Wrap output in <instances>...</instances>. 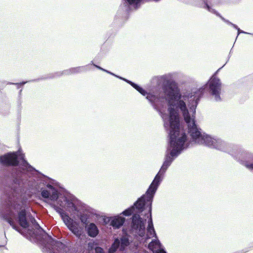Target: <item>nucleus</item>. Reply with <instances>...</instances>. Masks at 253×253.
Returning <instances> with one entry per match:
<instances>
[{
    "label": "nucleus",
    "instance_id": "obj_1",
    "mask_svg": "<svg viewBox=\"0 0 253 253\" xmlns=\"http://www.w3.org/2000/svg\"><path fill=\"white\" fill-rule=\"evenodd\" d=\"M0 216L12 227L20 233L17 222L23 228L30 226L31 223L35 228L40 225L30 212L26 211L27 199L26 191L42 183V198L51 196L56 198L55 190L52 188L53 179L40 172L31 166L19 151L10 152L0 156Z\"/></svg>",
    "mask_w": 253,
    "mask_h": 253
},
{
    "label": "nucleus",
    "instance_id": "obj_2",
    "mask_svg": "<svg viewBox=\"0 0 253 253\" xmlns=\"http://www.w3.org/2000/svg\"><path fill=\"white\" fill-rule=\"evenodd\" d=\"M216 73L204 86L188 95H182L176 85L164 88L169 114L165 126L170 128L169 145L166 152L172 156L177 157L192 143L217 150H225L223 140L202 133L195 120L197 106L206 88L214 101H221L222 84L217 77Z\"/></svg>",
    "mask_w": 253,
    "mask_h": 253
},
{
    "label": "nucleus",
    "instance_id": "obj_3",
    "mask_svg": "<svg viewBox=\"0 0 253 253\" xmlns=\"http://www.w3.org/2000/svg\"><path fill=\"white\" fill-rule=\"evenodd\" d=\"M176 157L172 156L170 154L166 152L163 165L155 176L145 194L138 198L133 206L122 212V214L125 216L130 215L134 211L137 213L134 214L132 217L131 226L132 228L140 237H143L145 235V224L146 220H143L139 213L142 212L145 207L147 206L149 207V218L147 228V239H150L153 237L157 238L152 218V203L155 193L163 179L165 173Z\"/></svg>",
    "mask_w": 253,
    "mask_h": 253
},
{
    "label": "nucleus",
    "instance_id": "obj_4",
    "mask_svg": "<svg viewBox=\"0 0 253 253\" xmlns=\"http://www.w3.org/2000/svg\"><path fill=\"white\" fill-rule=\"evenodd\" d=\"M52 188H54L56 192L54 193L56 195L55 199L51 198L52 192H50L51 196L44 198L49 199L51 201H57L58 204L62 208H65L72 214L75 215L79 217L81 222L84 224H87L88 222L87 214L84 213V207L82 203L75 198L69 196H65L59 192V187L57 183L53 180Z\"/></svg>",
    "mask_w": 253,
    "mask_h": 253
},
{
    "label": "nucleus",
    "instance_id": "obj_5",
    "mask_svg": "<svg viewBox=\"0 0 253 253\" xmlns=\"http://www.w3.org/2000/svg\"><path fill=\"white\" fill-rule=\"evenodd\" d=\"M120 79L126 82V83L130 84L133 88L137 90L142 95H146V98L150 102L152 106L153 107L154 109L159 113L162 119H163L165 127L169 133V137L170 138V128L169 127H167L165 126V122H167L169 119V116H168L166 114L163 113L161 110L160 107L161 106H163L165 101H166L167 103H168L167 96L164 90V88L171 85L169 84L163 86V90L165 96H163L161 95L160 94L156 95L151 93H147V92L143 88L139 86L138 84L132 82L131 81H130L124 78H120ZM169 141H170V138L169 139ZM169 142L168 147H169Z\"/></svg>",
    "mask_w": 253,
    "mask_h": 253
},
{
    "label": "nucleus",
    "instance_id": "obj_6",
    "mask_svg": "<svg viewBox=\"0 0 253 253\" xmlns=\"http://www.w3.org/2000/svg\"><path fill=\"white\" fill-rule=\"evenodd\" d=\"M223 142L225 144V150H220V151L230 154L248 169H253V153L237 148L236 147L232 150L229 149L228 145L225 142Z\"/></svg>",
    "mask_w": 253,
    "mask_h": 253
},
{
    "label": "nucleus",
    "instance_id": "obj_7",
    "mask_svg": "<svg viewBox=\"0 0 253 253\" xmlns=\"http://www.w3.org/2000/svg\"><path fill=\"white\" fill-rule=\"evenodd\" d=\"M41 229L44 235V246L43 248L44 253H71L69 248L60 241L54 240L50 236L47 235L40 227L36 228Z\"/></svg>",
    "mask_w": 253,
    "mask_h": 253
},
{
    "label": "nucleus",
    "instance_id": "obj_8",
    "mask_svg": "<svg viewBox=\"0 0 253 253\" xmlns=\"http://www.w3.org/2000/svg\"><path fill=\"white\" fill-rule=\"evenodd\" d=\"M194 4L199 7L207 10L209 12L214 14L220 17H222L213 7L219 6L225 2V0H195Z\"/></svg>",
    "mask_w": 253,
    "mask_h": 253
},
{
    "label": "nucleus",
    "instance_id": "obj_9",
    "mask_svg": "<svg viewBox=\"0 0 253 253\" xmlns=\"http://www.w3.org/2000/svg\"><path fill=\"white\" fill-rule=\"evenodd\" d=\"M65 225L67 226L68 229L79 239H81L83 231L82 228H81L78 223L74 221L71 218H65L64 222Z\"/></svg>",
    "mask_w": 253,
    "mask_h": 253
},
{
    "label": "nucleus",
    "instance_id": "obj_10",
    "mask_svg": "<svg viewBox=\"0 0 253 253\" xmlns=\"http://www.w3.org/2000/svg\"><path fill=\"white\" fill-rule=\"evenodd\" d=\"M89 64L83 66H79L77 67L71 68L69 69L64 70L62 72H56L52 78L60 76L62 75H70L75 74L81 73L83 72H86L89 70L88 66Z\"/></svg>",
    "mask_w": 253,
    "mask_h": 253
},
{
    "label": "nucleus",
    "instance_id": "obj_11",
    "mask_svg": "<svg viewBox=\"0 0 253 253\" xmlns=\"http://www.w3.org/2000/svg\"><path fill=\"white\" fill-rule=\"evenodd\" d=\"M124 5H121L119 11L121 9L126 13L131 8L137 9L143 0H124Z\"/></svg>",
    "mask_w": 253,
    "mask_h": 253
},
{
    "label": "nucleus",
    "instance_id": "obj_12",
    "mask_svg": "<svg viewBox=\"0 0 253 253\" xmlns=\"http://www.w3.org/2000/svg\"><path fill=\"white\" fill-rule=\"evenodd\" d=\"M148 248L154 253H167L161 249V244L158 238L152 240L148 245Z\"/></svg>",
    "mask_w": 253,
    "mask_h": 253
},
{
    "label": "nucleus",
    "instance_id": "obj_13",
    "mask_svg": "<svg viewBox=\"0 0 253 253\" xmlns=\"http://www.w3.org/2000/svg\"><path fill=\"white\" fill-rule=\"evenodd\" d=\"M125 220V218L122 217H113L111 219L110 225H111L114 229H119L123 225Z\"/></svg>",
    "mask_w": 253,
    "mask_h": 253
},
{
    "label": "nucleus",
    "instance_id": "obj_14",
    "mask_svg": "<svg viewBox=\"0 0 253 253\" xmlns=\"http://www.w3.org/2000/svg\"><path fill=\"white\" fill-rule=\"evenodd\" d=\"M85 228L88 235L90 237L94 238L99 233L97 226L93 223H90Z\"/></svg>",
    "mask_w": 253,
    "mask_h": 253
},
{
    "label": "nucleus",
    "instance_id": "obj_15",
    "mask_svg": "<svg viewBox=\"0 0 253 253\" xmlns=\"http://www.w3.org/2000/svg\"><path fill=\"white\" fill-rule=\"evenodd\" d=\"M120 251H123L127 247L130 243L128 238L126 236H124L122 237L120 239Z\"/></svg>",
    "mask_w": 253,
    "mask_h": 253
},
{
    "label": "nucleus",
    "instance_id": "obj_16",
    "mask_svg": "<svg viewBox=\"0 0 253 253\" xmlns=\"http://www.w3.org/2000/svg\"><path fill=\"white\" fill-rule=\"evenodd\" d=\"M53 208L55 211L59 214L64 222L65 221V218L66 219V218H70L69 215L66 213H65L63 210L60 207L54 205Z\"/></svg>",
    "mask_w": 253,
    "mask_h": 253
},
{
    "label": "nucleus",
    "instance_id": "obj_17",
    "mask_svg": "<svg viewBox=\"0 0 253 253\" xmlns=\"http://www.w3.org/2000/svg\"><path fill=\"white\" fill-rule=\"evenodd\" d=\"M120 241L119 238H116L112 244L111 246L109 249V253H115L117 249L120 247Z\"/></svg>",
    "mask_w": 253,
    "mask_h": 253
},
{
    "label": "nucleus",
    "instance_id": "obj_18",
    "mask_svg": "<svg viewBox=\"0 0 253 253\" xmlns=\"http://www.w3.org/2000/svg\"><path fill=\"white\" fill-rule=\"evenodd\" d=\"M222 20L224 22L226 23L227 24L231 25L235 29H237L238 31V35H239L241 33H243L245 34H250L253 35V34L249 33L241 30L239 28H238V27L236 25L231 23L229 20L225 19L224 18H222Z\"/></svg>",
    "mask_w": 253,
    "mask_h": 253
},
{
    "label": "nucleus",
    "instance_id": "obj_19",
    "mask_svg": "<svg viewBox=\"0 0 253 253\" xmlns=\"http://www.w3.org/2000/svg\"><path fill=\"white\" fill-rule=\"evenodd\" d=\"M170 78V74L165 75L161 76L160 78L162 80H166Z\"/></svg>",
    "mask_w": 253,
    "mask_h": 253
},
{
    "label": "nucleus",
    "instance_id": "obj_20",
    "mask_svg": "<svg viewBox=\"0 0 253 253\" xmlns=\"http://www.w3.org/2000/svg\"><path fill=\"white\" fill-rule=\"evenodd\" d=\"M89 65H93L94 67H95L96 68H97V69L101 70V71H104V69L102 68V67L95 64L93 63V61H91L90 63L89 64Z\"/></svg>",
    "mask_w": 253,
    "mask_h": 253
},
{
    "label": "nucleus",
    "instance_id": "obj_21",
    "mask_svg": "<svg viewBox=\"0 0 253 253\" xmlns=\"http://www.w3.org/2000/svg\"><path fill=\"white\" fill-rule=\"evenodd\" d=\"M95 252L96 253H103V250L101 247H96L95 248Z\"/></svg>",
    "mask_w": 253,
    "mask_h": 253
},
{
    "label": "nucleus",
    "instance_id": "obj_22",
    "mask_svg": "<svg viewBox=\"0 0 253 253\" xmlns=\"http://www.w3.org/2000/svg\"><path fill=\"white\" fill-rule=\"evenodd\" d=\"M104 72H105L107 73L108 74H110L111 75H113V76H115V77H117L118 78H119L120 79V78H122L121 77L117 76V75H115V74H114V73L111 72L110 71H108V70H107L106 69L104 70Z\"/></svg>",
    "mask_w": 253,
    "mask_h": 253
},
{
    "label": "nucleus",
    "instance_id": "obj_23",
    "mask_svg": "<svg viewBox=\"0 0 253 253\" xmlns=\"http://www.w3.org/2000/svg\"><path fill=\"white\" fill-rule=\"evenodd\" d=\"M29 82H30V81L22 82H21V83H18V84H17L18 85H23L25 84H26L27 83Z\"/></svg>",
    "mask_w": 253,
    "mask_h": 253
},
{
    "label": "nucleus",
    "instance_id": "obj_24",
    "mask_svg": "<svg viewBox=\"0 0 253 253\" xmlns=\"http://www.w3.org/2000/svg\"><path fill=\"white\" fill-rule=\"evenodd\" d=\"M2 246H0V247H2Z\"/></svg>",
    "mask_w": 253,
    "mask_h": 253
}]
</instances>
